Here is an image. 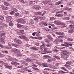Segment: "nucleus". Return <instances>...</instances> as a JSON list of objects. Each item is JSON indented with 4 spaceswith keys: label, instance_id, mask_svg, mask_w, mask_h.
<instances>
[{
    "label": "nucleus",
    "instance_id": "49530a36",
    "mask_svg": "<svg viewBox=\"0 0 74 74\" xmlns=\"http://www.w3.org/2000/svg\"><path fill=\"white\" fill-rule=\"evenodd\" d=\"M10 14L11 15H13V14H15V12H14V11H12L10 12Z\"/></svg>",
    "mask_w": 74,
    "mask_h": 74
},
{
    "label": "nucleus",
    "instance_id": "a18cd8bd",
    "mask_svg": "<svg viewBox=\"0 0 74 74\" xmlns=\"http://www.w3.org/2000/svg\"><path fill=\"white\" fill-rule=\"evenodd\" d=\"M63 19L65 20H69V19H70V18L69 17H67L63 18Z\"/></svg>",
    "mask_w": 74,
    "mask_h": 74
},
{
    "label": "nucleus",
    "instance_id": "052dcab7",
    "mask_svg": "<svg viewBox=\"0 0 74 74\" xmlns=\"http://www.w3.org/2000/svg\"><path fill=\"white\" fill-rule=\"evenodd\" d=\"M62 41H63V40H62L60 39H59L58 42H62Z\"/></svg>",
    "mask_w": 74,
    "mask_h": 74
},
{
    "label": "nucleus",
    "instance_id": "473e14b6",
    "mask_svg": "<svg viewBox=\"0 0 74 74\" xmlns=\"http://www.w3.org/2000/svg\"><path fill=\"white\" fill-rule=\"evenodd\" d=\"M63 37H64V35H62V36H58V38H63Z\"/></svg>",
    "mask_w": 74,
    "mask_h": 74
},
{
    "label": "nucleus",
    "instance_id": "20e7f679",
    "mask_svg": "<svg viewBox=\"0 0 74 74\" xmlns=\"http://www.w3.org/2000/svg\"><path fill=\"white\" fill-rule=\"evenodd\" d=\"M69 56V55L64 53L63 55H61V58H63L64 59H67Z\"/></svg>",
    "mask_w": 74,
    "mask_h": 74
},
{
    "label": "nucleus",
    "instance_id": "2f4dec72",
    "mask_svg": "<svg viewBox=\"0 0 74 74\" xmlns=\"http://www.w3.org/2000/svg\"><path fill=\"white\" fill-rule=\"evenodd\" d=\"M35 45L37 47H38V46H39L40 45V43L38 42H36L35 43Z\"/></svg>",
    "mask_w": 74,
    "mask_h": 74
},
{
    "label": "nucleus",
    "instance_id": "4468645a",
    "mask_svg": "<svg viewBox=\"0 0 74 74\" xmlns=\"http://www.w3.org/2000/svg\"><path fill=\"white\" fill-rule=\"evenodd\" d=\"M13 22H12V21H10L9 23V25L10 26H14V24H13Z\"/></svg>",
    "mask_w": 74,
    "mask_h": 74
},
{
    "label": "nucleus",
    "instance_id": "0e129e2a",
    "mask_svg": "<svg viewBox=\"0 0 74 74\" xmlns=\"http://www.w3.org/2000/svg\"><path fill=\"white\" fill-rule=\"evenodd\" d=\"M64 52H65V53H67L68 54H70V52H67V51H64Z\"/></svg>",
    "mask_w": 74,
    "mask_h": 74
},
{
    "label": "nucleus",
    "instance_id": "72a5a7b5",
    "mask_svg": "<svg viewBox=\"0 0 74 74\" xmlns=\"http://www.w3.org/2000/svg\"><path fill=\"white\" fill-rule=\"evenodd\" d=\"M35 14H38V15H42V13L41 12H35Z\"/></svg>",
    "mask_w": 74,
    "mask_h": 74
},
{
    "label": "nucleus",
    "instance_id": "7ed1b4c3",
    "mask_svg": "<svg viewBox=\"0 0 74 74\" xmlns=\"http://www.w3.org/2000/svg\"><path fill=\"white\" fill-rule=\"evenodd\" d=\"M14 41L15 42L18 44H22V41L21 40L15 38L14 39Z\"/></svg>",
    "mask_w": 74,
    "mask_h": 74
},
{
    "label": "nucleus",
    "instance_id": "6ab92c4d",
    "mask_svg": "<svg viewBox=\"0 0 74 74\" xmlns=\"http://www.w3.org/2000/svg\"><path fill=\"white\" fill-rule=\"evenodd\" d=\"M4 32L3 31V32L0 35V37H3V36H5V33H4Z\"/></svg>",
    "mask_w": 74,
    "mask_h": 74
},
{
    "label": "nucleus",
    "instance_id": "680f3d73",
    "mask_svg": "<svg viewBox=\"0 0 74 74\" xmlns=\"http://www.w3.org/2000/svg\"><path fill=\"white\" fill-rule=\"evenodd\" d=\"M62 12V11H60L56 12V14H60Z\"/></svg>",
    "mask_w": 74,
    "mask_h": 74
},
{
    "label": "nucleus",
    "instance_id": "cd10ccee",
    "mask_svg": "<svg viewBox=\"0 0 74 74\" xmlns=\"http://www.w3.org/2000/svg\"><path fill=\"white\" fill-rule=\"evenodd\" d=\"M74 29H71L68 31L69 33H73L74 32Z\"/></svg>",
    "mask_w": 74,
    "mask_h": 74
},
{
    "label": "nucleus",
    "instance_id": "9b49d317",
    "mask_svg": "<svg viewBox=\"0 0 74 74\" xmlns=\"http://www.w3.org/2000/svg\"><path fill=\"white\" fill-rule=\"evenodd\" d=\"M5 67L7 68V69H12V67L9 65H5Z\"/></svg>",
    "mask_w": 74,
    "mask_h": 74
},
{
    "label": "nucleus",
    "instance_id": "bb28decb",
    "mask_svg": "<svg viewBox=\"0 0 74 74\" xmlns=\"http://www.w3.org/2000/svg\"><path fill=\"white\" fill-rule=\"evenodd\" d=\"M37 5H34L32 7V8L34 9V10H37Z\"/></svg>",
    "mask_w": 74,
    "mask_h": 74
},
{
    "label": "nucleus",
    "instance_id": "5fc2aeb1",
    "mask_svg": "<svg viewBox=\"0 0 74 74\" xmlns=\"http://www.w3.org/2000/svg\"><path fill=\"white\" fill-rule=\"evenodd\" d=\"M3 52L4 53H8V52L6 50H5L4 51H3Z\"/></svg>",
    "mask_w": 74,
    "mask_h": 74
},
{
    "label": "nucleus",
    "instance_id": "39448f33",
    "mask_svg": "<svg viewBox=\"0 0 74 74\" xmlns=\"http://www.w3.org/2000/svg\"><path fill=\"white\" fill-rule=\"evenodd\" d=\"M11 50L14 53H19L20 52L19 50L16 49H12Z\"/></svg>",
    "mask_w": 74,
    "mask_h": 74
},
{
    "label": "nucleus",
    "instance_id": "58836bf2",
    "mask_svg": "<svg viewBox=\"0 0 74 74\" xmlns=\"http://www.w3.org/2000/svg\"><path fill=\"white\" fill-rule=\"evenodd\" d=\"M4 19V16H0V19L2 20L3 19Z\"/></svg>",
    "mask_w": 74,
    "mask_h": 74
},
{
    "label": "nucleus",
    "instance_id": "37998d69",
    "mask_svg": "<svg viewBox=\"0 0 74 74\" xmlns=\"http://www.w3.org/2000/svg\"><path fill=\"white\" fill-rule=\"evenodd\" d=\"M10 21L9 18H8V17H7L6 18V21L7 22H8Z\"/></svg>",
    "mask_w": 74,
    "mask_h": 74
},
{
    "label": "nucleus",
    "instance_id": "f704fd0d",
    "mask_svg": "<svg viewBox=\"0 0 74 74\" xmlns=\"http://www.w3.org/2000/svg\"><path fill=\"white\" fill-rule=\"evenodd\" d=\"M41 9V7L39 5H37V6L36 8V10H40Z\"/></svg>",
    "mask_w": 74,
    "mask_h": 74
},
{
    "label": "nucleus",
    "instance_id": "f3484780",
    "mask_svg": "<svg viewBox=\"0 0 74 74\" xmlns=\"http://www.w3.org/2000/svg\"><path fill=\"white\" fill-rule=\"evenodd\" d=\"M51 1V0H46L44 2V3H45V4H47V3H49Z\"/></svg>",
    "mask_w": 74,
    "mask_h": 74
},
{
    "label": "nucleus",
    "instance_id": "79ce46f5",
    "mask_svg": "<svg viewBox=\"0 0 74 74\" xmlns=\"http://www.w3.org/2000/svg\"><path fill=\"white\" fill-rule=\"evenodd\" d=\"M70 29H74V25H71L70 27Z\"/></svg>",
    "mask_w": 74,
    "mask_h": 74
},
{
    "label": "nucleus",
    "instance_id": "f8f14e48",
    "mask_svg": "<svg viewBox=\"0 0 74 74\" xmlns=\"http://www.w3.org/2000/svg\"><path fill=\"white\" fill-rule=\"evenodd\" d=\"M42 65L46 67H49V64L47 63L42 64Z\"/></svg>",
    "mask_w": 74,
    "mask_h": 74
},
{
    "label": "nucleus",
    "instance_id": "4c0bfd02",
    "mask_svg": "<svg viewBox=\"0 0 74 74\" xmlns=\"http://www.w3.org/2000/svg\"><path fill=\"white\" fill-rule=\"evenodd\" d=\"M34 19L35 21H36V22H38V21L39 18L38 17H36L34 18Z\"/></svg>",
    "mask_w": 74,
    "mask_h": 74
},
{
    "label": "nucleus",
    "instance_id": "a878e982",
    "mask_svg": "<svg viewBox=\"0 0 74 74\" xmlns=\"http://www.w3.org/2000/svg\"><path fill=\"white\" fill-rule=\"evenodd\" d=\"M25 23H26V21H25V20L23 19L21 20V23H22V24H25Z\"/></svg>",
    "mask_w": 74,
    "mask_h": 74
},
{
    "label": "nucleus",
    "instance_id": "e433bc0d",
    "mask_svg": "<svg viewBox=\"0 0 74 74\" xmlns=\"http://www.w3.org/2000/svg\"><path fill=\"white\" fill-rule=\"evenodd\" d=\"M53 65L49 64V66L51 69H53Z\"/></svg>",
    "mask_w": 74,
    "mask_h": 74
},
{
    "label": "nucleus",
    "instance_id": "3c124183",
    "mask_svg": "<svg viewBox=\"0 0 74 74\" xmlns=\"http://www.w3.org/2000/svg\"><path fill=\"white\" fill-rule=\"evenodd\" d=\"M45 41L47 42V43H49V41L47 39H45Z\"/></svg>",
    "mask_w": 74,
    "mask_h": 74
},
{
    "label": "nucleus",
    "instance_id": "a211bd4d",
    "mask_svg": "<svg viewBox=\"0 0 74 74\" xmlns=\"http://www.w3.org/2000/svg\"><path fill=\"white\" fill-rule=\"evenodd\" d=\"M32 49H33V50H34V51H36L37 50H38V48L37 47H32L31 48Z\"/></svg>",
    "mask_w": 74,
    "mask_h": 74
},
{
    "label": "nucleus",
    "instance_id": "f257e3e1",
    "mask_svg": "<svg viewBox=\"0 0 74 74\" xmlns=\"http://www.w3.org/2000/svg\"><path fill=\"white\" fill-rule=\"evenodd\" d=\"M11 64L14 66H16V67L21 68V66H17V65H19L20 64L19 63L13 61L11 63Z\"/></svg>",
    "mask_w": 74,
    "mask_h": 74
},
{
    "label": "nucleus",
    "instance_id": "393cba45",
    "mask_svg": "<svg viewBox=\"0 0 74 74\" xmlns=\"http://www.w3.org/2000/svg\"><path fill=\"white\" fill-rule=\"evenodd\" d=\"M67 40H68V41H73L74 40H73V39L71 38H67Z\"/></svg>",
    "mask_w": 74,
    "mask_h": 74
},
{
    "label": "nucleus",
    "instance_id": "5701e85b",
    "mask_svg": "<svg viewBox=\"0 0 74 74\" xmlns=\"http://www.w3.org/2000/svg\"><path fill=\"white\" fill-rule=\"evenodd\" d=\"M27 61L28 62H32L33 61V60L31 58H28L27 60Z\"/></svg>",
    "mask_w": 74,
    "mask_h": 74
},
{
    "label": "nucleus",
    "instance_id": "bf43d9fd",
    "mask_svg": "<svg viewBox=\"0 0 74 74\" xmlns=\"http://www.w3.org/2000/svg\"><path fill=\"white\" fill-rule=\"evenodd\" d=\"M8 9V7H5V8L4 9V10H7Z\"/></svg>",
    "mask_w": 74,
    "mask_h": 74
},
{
    "label": "nucleus",
    "instance_id": "6e6552de",
    "mask_svg": "<svg viewBox=\"0 0 74 74\" xmlns=\"http://www.w3.org/2000/svg\"><path fill=\"white\" fill-rule=\"evenodd\" d=\"M47 38H48L49 41H53V38H52V37L51 35H49L47 36Z\"/></svg>",
    "mask_w": 74,
    "mask_h": 74
},
{
    "label": "nucleus",
    "instance_id": "ea45409f",
    "mask_svg": "<svg viewBox=\"0 0 74 74\" xmlns=\"http://www.w3.org/2000/svg\"><path fill=\"white\" fill-rule=\"evenodd\" d=\"M35 33V34H36V36H40V34L37 32H34Z\"/></svg>",
    "mask_w": 74,
    "mask_h": 74
},
{
    "label": "nucleus",
    "instance_id": "4d7b16f0",
    "mask_svg": "<svg viewBox=\"0 0 74 74\" xmlns=\"http://www.w3.org/2000/svg\"><path fill=\"white\" fill-rule=\"evenodd\" d=\"M15 15L16 16H19V13H16L15 14Z\"/></svg>",
    "mask_w": 74,
    "mask_h": 74
},
{
    "label": "nucleus",
    "instance_id": "de8ad7c7",
    "mask_svg": "<svg viewBox=\"0 0 74 74\" xmlns=\"http://www.w3.org/2000/svg\"><path fill=\"white\" fill-rule=\"evenodd\" d=\"M46 47H51V45L49 44H47L46 45Z\"/></svg>",
    "mask_w": 74,
    "mask_h": 74
},
{
    "label": "nucleus",
    "instance_id": "603ef678",
    "mask_svg": "<svg viewBox=\"0 0 74 74\" xmlns=\"http://www.w3.org/2000/svg\"><path fill=\"white\" fill-rule=\"evenodd\" d=\"M43 25H45V26H47V23H46L45 22H44L43 23Z\"/></svg>",
    "mask_w": 74,
    "mask_h": 74
},
{
    "label": "nucleus",
    "instance_id": "1a4fd4ad",
    "mask_svg": "<svg viewBox=\"0 0 74 74\" xmlns=\"http://www.w3.org/2000/svg\"><path fill=\"white\" fill-rule=\"evenodd\" d=\"M0 42L1 44H5V42H4V39L3 38H1L0 39Z\"/></svg>",
    "mask_w": 74,
    "mask_h": 74
},
{
    "label": "nucleus",
    "instance_id": "dca6fc26",
    "mask_svg": "<svg viewBox=\"0 0 74 74\" xmlns=\"http://www.w3.org/2000/svg\"><path fill=\"white\" fill-rule=\"evenodd\" d=\"M4 4L5 5H6L7 6L10 5V4L8 3L7 2H4Z\"/></svg>",
    "mask_w": 74,
    "mask_h": 74
},
{
    "label": "nucleus",
    "instance_id": "e2e57ef3",
    "mask_svg": "<svg viewBox=\"0 0 74 74\" xmlns=\"http://www.w3.org/2000/svg\"><path fill=\"white\" fill-rule=\"evenodd\" d=\"M63 16V14H58V17H61Z\"/></svg>",
    "mask_w": 74,
    "mask_h": 74
},
{
    "label": "nucleus",
    "instance_id": "338daca9",
    "mask_svg": "<svg viewBox=\"0 0 74 74\" xmlns=\"http://www.w3.org/2000/svg\"><path fill=\"white\" fill-rule=\"evenodd\" d=\"M25 14H29V12L27 11H26L25 12Z\"/></svg>",
    "mask_w": 74,
    "mask_h": 74
},
{
    "label": "nucleus",
    "instance_id": "69168bd1",
    "mask_svg": "<svg viewBox=\"0 0 74 74\" xmlns=\"http://www.w3.org/2000/svg\"><path fill=\"white\" fill-rule=\"evenodd\" d=\"M49 70L51 71H56V70L54 69H50Z\"/></svg>",
    "mask_w": 74,
    "mask_h": 74
},
{
    "label": "nucleus",
    "instance_id": "c9c22d12",
    "mask_svg": "<svg viewBox=\"0 0 74 74\" xmlns=\"http://www.w3.org/2000/svg\"><path fill=\"white\" fill-rule=\"evenodd\" d=\"M64 34V32L62 31L60 32V35H63Z\"/></svg>",
    "mask_w": 74,
    "mask_h": 74
},
{
    "label": "nucleus",
    "instance_id": "774afa93",
    "mask_svg": "<svg viewBox=\"0 0 74 74\" xmlns=\"http://www.w3.org/2000/svg\"><path fill=\"white\" fill-rule=\"evenodd\" d=\"M42 38H42L40 36L38 37V40H42Z\"/></svg>",
    "mask_w": 74,
    "mask_h": 74
},
{
    "label": "nucleus",
    "instance_id": "c756f323",
    "mask_svg": "<svg viewBox=\"0 0 74 74\" xmlns=\"http://www.w3.org/2000/svg\"><path fill=\"white\" fill-rule=\"evenodd\" d=\"M12 46H14V47H15L16 48H18V45H15V44L12 43Z\"/></svg>",
    "mask_w": 74,
    "mask_h": 74
},
{
    "label": "nucleus",
    "instance_id": "6e6d98bb",
    "mask_svg": "<svg viewBox=\"0 0 74 74\" xmlns=\"http://www.w3.org/2000/svg\"><path fill=\"white\" fill-rule=\"evenodd\" d=\"M56 34L57 35H60V32H56Z\"/></svg>",
    "mask_w": 74,
    "mask_h": 74
},
{
    "label": "nucleus",
    "instance_id": "13d9d810",
    "mask_svg": "<svg viewBox=\"0 0 74 74\" xmlns=\"http://www.w3.org/2000/svg\"><path fill=\"white\" fill-rule=\"evenodd\" d=\"M45 31H46V32H48L49 31V29H48L46 28H45Z\"/></svg>",
    "mask_w": 74,
    "mask_h": 74
},
{
    "label": "nucleus",
    "instance_id": "423d86ee",
    "mask_svg": "<svg viewBox=\"0 0 74 74\" xmlns=\"http://www.w3.org/2000/svg\"><path fill=\"white\" fill-rule=\"evenodd\" d=\"M8 60H9V61H12V60L13 61H18V60L15 58H8Z\"/></svg>",
    "mask_w": 74,
    "mask_h": 74
},
{
    "label": "nucleus",
    "instance_id": "864d4df0",
    "mask_svg": "<svg viewBox=\"0 0 74 74\" xmlns=\"http://www.w3.org/2000/svg\"><path fill=\"white\" fill-rule=\"evenodd\" d=\"M1 7L3 10H4L5 6H4L3 5H2L1 6Z\"/></svg>",
    "mask_w": 74,
    "mask_h": 74
},
{
    "label": "nucleus",
    "instance_id": "09e8293b",
    "mask_svg": "<svg viewBox=\"0 0 74 74\" xmlns=\"http://www.w3.org/2000/svg\"><path fill=\"white\" fill-rule=\"evenodd\" d=\"M3 25L4 27H7L8 26L7 25L5 24H4Z\"/></svg>",
    "mask_w": 74,
    "mask_h": 74
},
{
    "label": "nucleus",
    "instance_id": "ddd939ff",
    "mask_svg": "<svg viewBox=\"0 0 74 74\" xmlns=\"http://www.w3.org/2000/svg\"><path fill=\"white\" fill-rule=\"evenodd\" d=\"M11 10H12L13 11H15V12H17V11H18V10L15 8H11Z\"/></svg>",
    "mask_w": 74,
    "mask_h": 74
},
{
    "label": "nucleus",
    "instance_id": "c03bdc74",
    "mask_svg": "<svg viewBox=\"0 0 74 74\" xmlns=\"http://www.w3.org/2000/svg\"><path fill=\"white\" fill-rule=\"evenodd\" d=\"M18 1H20V2H22L23 3H25V2L24 1V0H18Z\"/></svg>",
    "mask_w": 74,
    "mask_h": 74
},
{
    "label": "nucleus",
    "instance_id": "412c9836",
    "mask_svg": "<svg viewBox=\"0 0 74 74\" xmlns=\"http://www.w3.org/2000/svg\"><path fill=\"white\" fill-rule=\"evenodd\" d=\"M16 21H17V22H18V23H21L22 19H17L16 20Z\"/></svg>",
    "mask_w": 74,
    "mask_h": 74
},
{
    "label": "nucleus",
    "instance_id": "2eb2a0df",
    "mask_svg": "<svg viewBox=\"0 0 74 74\" xmlns=\"http://www.w3.org/2000/svg\"><path fill=\"white\" fill-rule=\"evenodd\" d=\"M61 69H62V70H63L64 71H67V72H68V71L66 70V68L64 67H61Z\"/></svg>",
    "mask_w": 74,
    "mask_h": 74
},
{
    "label": "nucleus",
    "instance_id": "0eeeda50",
    "mask_svg": "<svg viewBox=\"0 0 74 74\" xmlns=\"http://www.w3.org/2000/svg\"><path fill=\"white\" fill-rule=\"evenodd\" d=\"M18 38H21V39L23 38V39H24V40H25V41H27V40H28V39H27V38L25 36H19L18 37Z\"/></svg>",
    "mask_w": 74,
    "mask_h": 74
},
{
    "label": "nucleus",
    "instance_id": "7c9ffc66",
    "mask_svg": "<svg viewBox=\"0 0 74 74\" xmlns=\"http://www.w3.org/2000/svg\"><path fill=\"white\" fill-rule=\"evenodd\" d=\"M0 63H2V64H6V65H7L8 64V63H5L3 61H1V60H0Z\"/></svg>",
    "mask_w": 74,
    "mask_h": 74
},
{
    "label": "nucleus",
    "instance_id": "aec40b11",
    "mask_svg": "<svg viewBox=\"0 0 74 74\" xmlns=\"http://www.w3.org/2000/svg\"><path fill=\"white\" fill-rule=\"evenodd\" d=\"M17 27H18L19 28H20V27H23V25H21L19 24H17Z\"/></svg>",
    "mask_w": 74,
    "mask_h": 74
},
{
    "label": "nucleus",
    "instance_id": "8fccbe9b",
    "mask_svg": "<svg viewBox=\"0 0 74 74\" xmlns=\"http://www.w3.org/2000/svg\"><path fill=\"white\" fill-rule=\"evenodd\" d=\"M48 51V49L46 47L45 48V49H44V51L45 52H47Z\"/></svg>",
    "mask_w": 74,
    "mask_h": 74
},
{
    "label": "nucleus",
    "instance_id": "a19ab883",
    "mask_svg": "<svg viewBox=\"0 0 74 74\" xmlns=\"http://www.w3.org/2000/svg\"><path fill=\"white\" fill-rule=\"evenodd\" d=\"M54 58H55L56 59H60V58L58 56H56V55L53 56Z\"/></svg>",
    "mask_w": 74,
    "mask_h": 74
},
{
    "label": "nucleus",
    "instance_id": "b1692460",
    "mask_svg": "<svg viewBox=\"0 0 74 74\" xmlns=\"http://www.w3.org/2000/svg\"><path fill=\"white\" fill-rule=\"evenodd\" d=\"M59 73H60L61 74H62V73H67V72H65L64 71H58Z\"/></svg>",
    "mask_w": 74,
    "mask_h": 74
},
{
    "label": "nucleus",
    "instance_id": "9d476101",
    "mask_svg": "<svg viewBox=\"0 0 74 74\" xmlns=\"http://www.w3.org/2000/svg\"><path fill=\"white\" fill-rule=\"evenodd\" d=\"M64 66L65 67H66V68H67L69 69H71V66H70L69 65H67V64H66Z\"/></svg>",
    "mask_w": 74,
    "mask_h": 74
},
{
    "label": "nucleus",
    "instance_id": "f03ea898",
    "mask_svg": "<svg viewBox=\"0 0 74 74\" xmlns=\"http://www.w3.org/2000/svg\"><path fill=\"white\" fill-rule=\"evenodd\" d=\"M54 22L57 23L58 25H62L63 27H67V25L65 24L64 23H61L57 21H55Z\"/></svg>",
    "mask_w": 74,
    "mask_h": 74
},
{
    "label": "nucleus",
    "instance_id": "4be33fe9",
    "mask_svg": "<svg viewBox=\"0 0 74 74\" xmlns=\"http://www.w3.org/2000/svg\"><path fill=\"white\" fill-rule=\"evenodd\" d=\"M58 39H56L55 40L53 41V43L55 44H58Z\"/></svg>",
    "mask_w": 74,
    "mask_h": 74
},
{
    "label": "nucleus",
    "instance_id": "c85d7f7f",
    "mask_svg": "<svg viewBox=\"0 0 74 74\" xmlns=\"http://www.w3.org/2000/svg\"><path fill=\"white\" fill-rule=\"evenodd\" d=\"M50 18L51 21H53V20L56 19V18L53 17H51Z\"/></svg>",
    "mask_w": 74,
    "mask_h": 74
}]
</instances>
